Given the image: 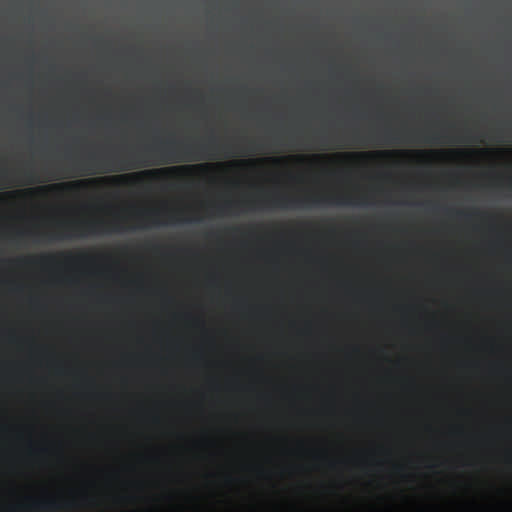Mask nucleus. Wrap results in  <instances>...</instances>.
Instances as JSON below:
<instances>
[{"instance_id": "obj_11", "label": "nucleus", "mask_w": 512, "mask_h": 512, "mask_svg": "<svg viewBox=\"0 0 512 512\" xmlns=\"http://www.w3.org/2000/svg\"><path fill=\"white\" fill-rule=\"evenodd\" d=\"M20 261L21 262H32V261L34 262V261H36V259L29 258V259H21Z\"/></svg>"}, {"instance_id": "obj_15", "label": "nucleus", "mask_w": 512, "mask_h": 512, "mask_svg": "<svg viewBox=\"0 0 512 512\" xmlns=\"http://www.w3.org/2000/svg\"><path fill=\"white\" fill-rule=\"evenodd\" d=\"M65 257H66V259H68V260H72V259H74V257H73V256H71L70 254H69V255H65Z\"/></svg>"}, {"instance_id": "obj_19", "label": "nucleus", "mask_w": 512, "mask_h": 512, "mask_svg": "<svg viewBox=\"0 0 512 512\" xmlns=\"http://www.w3.org/2000/svg\"><path fill=\"white\" fill-rule=\"evenodd\" d=\"M508 186L512 188V181H509Z\"/></svg>"}, {"instance_id": "obj_1", "label": "nucleus", "mask_w": 512, "mask_h": 512, "mask_svg": "<svg viewBox=\"0 0 512 512\" xmlns=\"http://www.w3.org/2000/svg\"><path fill=\"white\" fill-rule=\"evenodd\" d=\"M218 150L215 138L207 142L179 143L174 140L162 141L159 145L145 146L141 153L131 154L127 159L100 158L91 153L85 161L78 163L82 174L120 172L151 165L173 164L214 158Z\"/></svg>"}, {"instance_id": "obj_4", "label": "nucleus", "mask_w": 512, "mask_h": 512, "mask_svg": "<svg viewBox=\"0 0 512 512\" xmlns=\"http://www.w3.org/2000/svg\"><path fill=\"white\" fill-rule=\"evenodd\" d=\"M63 228L67 231L75 232L74 235L85 236L106 231L107 224L103 221H90L65 225Z\"/></svg>"}, {"instance_id": "obj_18", "label": "nucleus", "mask_w": 512, "mask_h": 512, "mask_svg": "<svg viewBox=\"0 0 512 512\" xmlns=\"http://www.w3.org/2000/svg\"><path fill=\"white\" fill-rule=\"evenodd\" d=\"M81 259H87V256L86 255H81L80 257Z\"/></svg>"}, {"instance_id": "obj_3", "label": "nucleus", "mask_w": 512, "mask_h": 512, "mask_svg": "<svg viewBox=\"0 0 512 512\" xmlns=\"http://www.w3.org/2000/svg\"><path fill=\"white\" fill-rule=\"evenodd\" d=\"M269 205L273 207L280 208H288L296 205H300L302 203H312V204H320V203H331L338 205H348L352 204L349 197H307L304 199H295L288 197L286 195H277L266 201Z\"/></svg>"}, {"instance_id": "obj_17", "label": "nucleus", "mask_w": 512, "mask_h": 512, "mask_svg": "<svg viewBox=\"0 0 512 512\" xmlns=\"http://www.w3.org/2000/svg\"><path fill=\"white\" fill-rule=\"evenodd\" d=\"M385 135H386L387 137H390L391 133H390L389 131H387V132L385 133Z\"/></svg>"}, {"instance_id": "obj_12", "label": "nucleus", "mask_w": 512, "mask_h": 512, "mask_svg": "<svg viewBox=\"0 0 512 512\" xmlns=\"http://www.w3.org/2000/svg\"><path fill=\"white\" fill-rule=\"evenodd\" d=\"M70 236H72V234H66V235L59 234V235H57V238H64V237H70Z\"/></svg>"}, {"instance_id": "obj_5", "label": "nucleus", "mask_w": 512, "mask_h": 512, "mask_svg": "<svg viewBox=\"0 0 512 512\" xmlns=\"http://www.w3.org/2000/svg\"><path fill=\"white\" fill-rule=\"evenodd\" d=\"M31 508L35 510H55L58 509L59 503L55 499H47V500H35L30 505Z\"/></svg>"}, {"instance_id": "obj_20", "label": "nucleus", "mask_w": 512, "mask_h": 512, "mask_svg": "<svg viewBox=\"0 0 512 512\" xmlns=\"http://www.w3.org/2000/svg\"><path fill=\"white\" fill-rule=\"evenodd\" d=\"M312 157H313V158H320L321 156H319V155H314V156H312Z\"/></svg>"}, {"instance_id": "obj_9", "label": "nucleus", "mask_w": 512, "mask_h": 512, "mask_svg": "<svg viewBox=\"0 0 512 512\" xmlns=\"http://www.w3.org/2000/svg\"><path fill=\"white\" fill-rule=\"evenodd\" d=\"M234 203L232 202H227L225 203L223 206L220 207V210L223 211V210H228L230 209L232 206H233Z\"/></svg>"}, {"instance_id": "obj_13", "label": "nucleus", "mask_w": 512, "mask_h": 512, "mask_svg": "<svg viewBox=\"0 0 512 512\" xmlns=\"http://www.w3.org/2000/svg\"><path fill=\"white\" fill-rule=\"evenodd\" d=\"M416 154L418 155H425V154H428L429 152H426V151H417L415 152Z\"/></svg>"}, {"instance_id": "obj_2", "label": "nucleus", "mask_w": 512, "mask_h": 512, "mask_svg": "<svg viewBox=\"0 0 512 512\" xmlns=\"http://www.w3.org/2000/svg\"><path fill=\"white\" fill-rule=\"evenodd\" d=\"M209 168L208 164H198V165H181V166H171L161 169H152V170H144L138 173H132L127 175H120L110 178L112 181H140L143 178H149L151 180H159L162 176H171V175H190L191 173L199 170H207ZM107 178H94V179H84L78 180L68 183H61L52 186L40 187L39 190H66L70 192H79L80 190L87 189L92 185H96L98 183L107 181Z\"/></svg>"}, {"instance_id": "obj_14", "label": "nucleus", "mask_w": 512, "mask_h": 512, "mask_svg": "<svg viewBox=\"0 0 512 512\" xmlns=\"http://www.w3.org/2000/svg\"><path fill=\"white\" fill-rule=\"evenodd\" d=\"M120 230L119 226L117 224H114L113 225V231H118Z\"/></svg>"}, {"instance_id": "obj_10", "label": "nucleus", "mask_w": 512, "mask_h": 512, "mask_svg": "<svg viewBox=\"0 0 512 512\" xmlns=\"http://www.w3.org/2000/svg\"><path fill=\"white\" fill-rule=\"evenodd\" d=\"M28 176H29V178H28L29 183H34L37 181L34 177H32V174L29 173Z\"/></svg>"}, {"instance_id": "obj_6", "label": "nucleus", "mask_w": 512, "mask_h": 512, "mask_svg": "<svg viewBox=\"0 0 512 512\" xmlns=\"http://www.w3.org/2000/svg\"><path fill=\"white\" fill-rule=\"evenodd\" d=\"M393 152L392 151H378V152H374V153H350V154H345L344 156L345 157H349V158H367V157H371V156H388V155H391Z\"/></svg>"}, {"instance_id": "obj_7", "label": "nucleus", "mask_w": 512, "mask_h": 512, "mask_svg": "<svg viewBox=\"0 0 512 512\" xmlns=\"http://www.w3.org/2000/svg\"><path fill=\"white\" fill-rule=\"evenodd\" d=\"M160 211L158 210H153V211H149L147 213H144V214H141L140 217L141 218H145V219H151L153 220L154 223H158L156 221L157 217L160 215Z\"/></svg>"}, {"instance_id": "obj_8", "label": "nucleus", "mask_w": 512, "mask_h": 512, "mask_svg": "<svg viewBox=\"0 0 512 512\" xmlns=\"http://www.w3.org/2000/svg\"><path fill=\"white\" fill-rule=\"evenodd\" d=\"M56 256L55 255H43L39 259H37L42 264H51L55 261Z\"/></svg>"}, {"instance_id": "obj_16", "label": "nucleus", "mask_w": 512, "mask_h": 512, "mask_svg": "<svg viewBox=\"0 0 512 512\" xmlns=\"http://www.w3.org/2000/svg\"><path fill=\"white\" fill-rule=\"evenodd\" d=\"M506 423H507V425H511L512 424V420L511 419H507Z\"/></svg>"}]
</instances>
